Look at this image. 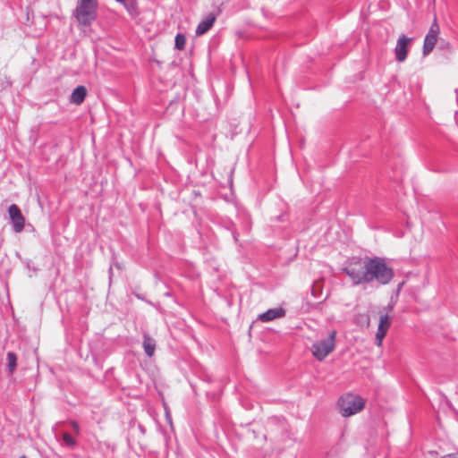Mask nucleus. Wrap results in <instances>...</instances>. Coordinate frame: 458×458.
Instances as JSON below:
<instances>
[{
    "label": "nucleus",
    "instance_id": "nucleus-1",
    "mask_svg": "<svg viewBox=\"0 0 458 458\" xmlns=\"http://www.w3.org/2000/svg\"><path fill=\"white\" fill-rule=\"evenodd\" d=\"M365 400L352 393L342 395L337 401L339 413L344 418H349L360 413L365 408Z\"/></svg>",
    "mask_w": 458,
    "mask_h": 458
},
{
    "label": "nucleus",
    "instance_id": "nucleus-2",
    "mask_svg": "<svg viewBox=\"0 0 458 458\" xmlns=\"http://www.w3.org/2000/svg\"><path fill=\"white\" fill-rule=\"evenodd\" d=\"M394 277L393 269L380 258L369 259L368 283L377 280L382 284H388Z\"/></svg>",
    "mask_w": 458,
    "mask_h": 458
},
{
    "label": "nucleus",
    "instance_id": "nucleus-3",
    "mask_svg": "<svg viewBox=\"0 0 458 458\" xmlns=\"http://www.w3.org/2000/svg\"><path fill=\"white\" fill-rule=\"evenodd\" d=\"M98 0H77L75 18L83 26L91 24L97 18Z\"/></svg>",
    "mask_w": 458,
    "mask_h": 458
},
{
    "label": "nucleus",
    "instance_id": "nucleus-4",
    "mask_svg": "<svg viewBox=\"0 0 458 458\" xmlns=\"http://www.w3.org/2000/svg\"><path fill=\"white\" fill-rule=\"evenodd\" d=\"M368 270L369 259L364 260L352 259L344 268V271L355 284L368 283Z\"/></svg>",
    "mask_w": 458,
    "mask_h": 458
},
{
    "label": "nucleus",
    "instance_id": "nucleus-5",
    "mask_svg": "<svg viewBox=\"0 0 458 458\" xmlns=\"http://www.w3.org/2000/svg\"><path fill=\"white\" fill-rule=\"evenodd\" d=\"M336 331L332 330L326 339L315 342L310 348L313 357L318 361L324 360L335 349Z\"/></svg>",
    "mask_w": 458,
    "mask_h": 458
},
{
    "label": "nucleus",
    "instance_id": "nucleus-6",
    "mask_svg": "<svg viewBox=\"0 0 458 458\" xmlns=\"http://www.w3.org/2000/svg\"><path fill=\"white\" fill-rule=\"evenodd\" d=\"M378 316V326L376 333L375 340L377 346L380 347L382 345L383 340L386 335L390 327H391V317L388 312L385 310H380L377 313Z\"/></svg>",
    "mask_w": 458,
    "mask_h": 458
},
{
    "label": "nucleus",
    "instance_id": "nucleus-7",
    "mask_svg": "<svg viewBox=\"0 0 458 458\" xmlns=\"http://www.w3.org/2000/svg\"><path fill=\"white\" fill-rule=\"evenodd\" d=\"M440 33V28L437 21V19L434 18V21L424 38L423 44V55H428L434 49Z\"/></svg>",
    "mask_w": 458,
    "mask_h": 458
},
{
    "label": "nucleus",
    "instance_id": "nucleus-8",
    "mask_svg": "<svg viewBox=\"0 0 458 458\" xmlns=\"http://www.w3.org/2000/svg\"><path fill=\"white\" fill-rule=\"evenodd\" d=\"M411 43V38H408L405 35H401L399 37L394 47L395 58L398 62L403 63L406 60Z\"/></svg>",
    "mask_w": 458,
    "mask_h": 458
},
{
    "label": "nucleus",
    "instance_id": "nucleus-9",
    "mask_svg": "<svg viewBox=\"0 0 458 458\" xmlns=\"http://www.w3.org/2000/svg\"><path fill=\"white\" fill-rule=\"evenodd\" d=\"M8 213L13 222V231L15 233H21L24 229L25 218L22 216L19 207L15 204H12L9 207Z\"/></svg>",
    "mask_w": 458,
    "mask_h": 458
},
{
    "label": "nucleus",
    "instance_id": "nucleus-10",
    "mask_svg": "<svg viewBox=\"0 0 458 458\" xmlns=\"http://www.w3.org/2000/svg\"><path fill=\"white\" fill-rule=\"evenodd\" d=\"M285 310L283 308L270 309L266 312L259 314L258 319L262 322H269L276 318L284 317Z\"/></svg>",
    "mask_w": 458,
    "mask_h": 458
},
{
    "label": "nucleus",
    "instance_id": "nucleus-11",
    "mask_svg": "<svg viewBox=\"0 0 458 458\" xmlns=\"http://www.w3.org/2000/svg\"><path fill=\"white\" fill-rule=\"evenodd\" d=\"M216 14H214V13L208 14V17L205 20H203L201 22H199V24L197 26L196 35L202 36L206 32H208L212 28L213 24L216 21Z\"/></svg>",
    "mask_w": 458,
    "mask_h": 458
},
{
    "label": "nucleus",
    "instance_id": "nucleus-12",
    "mask_svg": "<svg viewBox=\"0 0 458 458\" xmlns=\"http://www.w3.org/2000/svg\"><path fill=\"white\" fill-rule=\"evenodd\" d=\"M87 96V89L84 86H78L71 95V102L81 105Z\"/></svg>",
    "mask_w": 458,
    "mask_h": 458
},
{
    "label": "nucleus",
    "instance_id": "nucleus-13",
    "mask_svg": "<svg viewBox=\"0 0 458 458\" xmlns=\"http://www.w3.org/2000/svg\"><path fill=\"white\" fill-rule=\"evenodd\" d=\"M143 348H144L145 353L148 357H152L154 355L155 350H156V341H155V339L152 338L151 336L148 335H144V337H143Z\"/></svg>",
    "mask_w": 458,
    "mask_h": 458
},
{
    "label": "nucleus",
    "instance_id": "nucleus-14",
    "mask_svg": "<svg viewBox=\"0 0 458 458\" xmlns=\"http://www.w3.org/2000/svg\"><path fill=\"white\" fill-rule=\"evenodd\" d=\"M116 1L121 3L131 16H135L138 14V7H137L136 0H116Z\"/></svg>",
    "mask_w": 458,
    "mask_h": 458
},
{
    "label": "nucleus",
    "instance_id": "nucleus-15",
    "mask_svg": "<svg viewBox=\"0 0 458 458\" xmlns=\"http://www.w3.org/2000/svg\"><path fill=\"white\" fill-rule=\"evenodd\" d=\"M8 369L13 373L17 366V356L14 352H9L7 353Z\"/></svg>",
    "mask_w": 458,
    "mask_h": 458
},
{
    "label": "nucleus",
    "instance_id": "nucleus-16",
    "mask_svg": "<svg viewBox=\"0 0 458 458\" xmlns=\"http://www.w3.org/2000/svg\"><path fill=\"white\" fill-rule=\"evenodd\" d=\"M186 38L182 34H177L174 39V47L176 49L182 51L185 48Z\"/></svg>",
    "mask_w": 458,
    "mask_h": 458
},
{
    "label": "nucleus",
    "instance_id": "nucleus-17",
    "mask_svg": "<svg viewBox=\"0 0 458 458\" xmlns=\"http://www.w3.org/2000/svg\"><path fill=\"white\" fill-rule=\"evenodd\" d=\"M63 440L68 446L73 447L76 445V440L67 432L63 434Z\"/></svg>",
    "mask_w": 458,
    "mask_h": 458
},
{
    "label": "nucleus",
    "instance_id": "nucleus-18",
    "mask_svg": "<svg viewBox=\"0 0 458 458\" xmlns=\"http://www.w3.org/2000/svg\"><path fill=\"white\" fill-rule=\"evenodd\" d=\"M70 424H71L72 429L74 430L75 434L79 435L80 434V427H79L78 423L76 421H71Z\"/></svg>",
    "mask_w": 458,
    "mask_h": 458
},
{
    "label": "nucleus",
    "instance_id": "nucleus-19",
    "mask_svg": "<svg viewBox=\"0 0 458 458\" xmlns=\"http://www.w3.org/2000/svg\"><path fill=\"white\" fill-rule=\"evenodd\" d=\"M440 458H458V453L445 454Z\"/></svg>",
    "mask_w": 458,
    "mask_h": 458
},
{
    "label": "nucleus",
    "instance_id": "nucleus-20",
    "mask_svg": "<svg viewBox=\"0 0 458 458\" xmlns=\"http://www.w3.org/2000/svg\"><path fill=\"white\" fill-rule=\"evenodd\" d=\"M20 458H27L25 455L21 456Z\"/></svg>",
    "mask_w": 458,
    "mask_h": 458
}]
</instances>
